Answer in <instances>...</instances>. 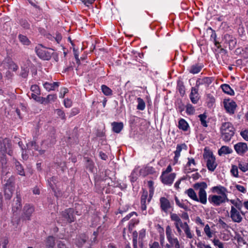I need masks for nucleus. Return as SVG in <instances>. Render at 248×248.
<instances>
[{"mask_svg":"<svg viewBox=\"0 0 248 248\" xmlns=\"http://www.w3.org/2000/svg\"><path fill=\"white\" fill-rule=\"evenodd\" d=\"M171 219L175 221V222L178 221L181 225H182V222L181 219L176 214L171 215Z\"/></svg>","mask_w":248,"mask_h":248,"instance_id":"13d9d810","label":"nucleus"},{"mask_svg":"<svg viewBox=\"0 0 248 248\" xmlns=\"http://www.w3.org/2000/svg\"><path fill=\"white\" fill-rule=\"evenodd\" d=\"M203 157L206 160V166L208 169L213 171L217 166V164L216 163L215 157L213 155L212 152H208L204 154Z\"/></svg>","mask_w":248,"mask_h":248,"instance_id":"7ed1b4c3","label":"nucleus"},{"mask_svg":"<svg viewBox=\"0 0 248 248\" xmlns=\"http://www.w3.org/2000/svg\"><path fill=\"white\" fill-rule=\"evenodd\" d=\"M86 167L91 171H93L94 168V164L93 161L90 160L89 159H87Z\"/></svg>","mask_w":248,"mask_h":248,"instance_id":"79ce46f5","label":"nucleus"},{"mask_svg":"<svg viewBox=\"0 0 248 248\" xmlns=\"http://www.w3.org/2000/svg\"><path fill=\"white\" fill-rule=\"evenodd\" d=\"M188 125L187 122L183 119H181L178 123V127L184 131L187 129Z\"/></svg>","mask_w":248,"mask_h":248,"instance_id":"a878e982","label":"nucleus"},{"mask_svg":"<svg viewBox=\"0 0 248 248\" xmlns=\"http://www.w3.org/2000/svg\"><path fill=\"white\" fill-rule=\"evenodd\" d=\"M209 29L211 30L212 31V33L211 35V37L214 39V40L215 42V46L218 48L219 47V46H218V45H219V43L216 41V38L217 35H216V33L215 31L213 30L211 28H209Z\"/></svg>","mask_w":248,"mask_h":248,"instance_id":"3c124183","label":"nucleus"},{"mask_svg":"<svg viewBox=\"0 0 248 248\" xmlns=\"http://www.w3.org/2000/svg\"><path fill=\"white\" fill-rule=\"evenodd\" d=\"M14 202L15 203L14 204L13 208L14 209H16V210L20 209L21 208V199L20 197L18 196H17L16 200H15Z\"/></svg>","mask_w":248,"mask_h":248,"instance_id":"cd10ccee","label":"nucleus"},{"mask_svg":"<svg viewBox=\"0 0 248 248\" xmlns=\"http://www.w3.org/2000/svg\"><path fill=\"white\" fill-rule=\"evenodd\" d=\"M150 248H160L159 243L157 242H154L149 244Z\"/></svg>","mask_w":248,"mask_h":248,"instance_id":"338daca9","label":"nucleus"},{"mask_svg":"<svg viewBox=\"0 0 248 248\" xmlns=\"http://www.w3.org/2000/svg\"><path fill=\"white\" fill-rule=\"evenodd\" d=\"M14 183L13 178H9L4 184V196L6 199H10L13 195L14 191Z\"/></svg>","mask_w":248,"mask_h":248,"instance_id":"39448f33","label":"nucleus"},{"mask_svg":"<svg viewBox=\"0 0 248 248\" xmlns=\"http://www.w3.org/2000/svg\"><path fill=\"white\" fill-rule=\"evenodd\" d=\"M187 238H192L193 237V234H192L190 228L186 222L184 223L183 228H182Z\"/></svg>","mask_w":248,"mask_h":248,"instance_id":"b1692460","label":"nucleus"},{"mask_svg":"<svg viewBox=\"0 0 248 248\" xmlns=\"http://www.w3.org/2000/svg\"><path fill=\"white\" fill-rule=\"evenodd\" d=\"M11 145L8 140L4 141L3 144H1L0 151L2 154H8V155H12V151L10 150Z\"/></svg>","mask_w":248,"mask_h":248,"instance_id":"2eb2a0df","label":"nucleus"},{"mask_svg":"<svg viewBox=\"0 0 248 248\" xmlns=\"http://www.w3.org/2000/svg\"><path fill=\"white\" fill-rule=\"evenodd\" d=\"M138 232L134 231L133 232V248H138Z\"/></svg>","mask_w":248,"mask_h":248,"instance_id":"473e14b6","label":"nucleus"},{"mask_svg":"<svg viewBox=\"0 0 248 248\" xmlns=\"http://www.w3.org/2000/svg\"><path fill=\"white\" fill-rule=\"evenodd\" d=\"M55 245V238L52 236H48L46 240V246L47 248H53Z\"/></svg>","mask_w":248,"mask_h":248,"instance_id":"412c9836","label":"nucleus"},{"mask_svg":"<svg viewBox=\"0 0 248 248\" xmlns=\"http://www.w3.org/2000/svg\"><path fill=\"white\" fill-rule=\"evenodd\" d=\"M68 90L67 88H62L61 90L59 97L60 98H63L64 97L65 94L66 93H68Z\"/></svg>","mask_w":248,"mask_h":248,"instance_id":"4d7b16f0","label":"nucleus"},{"mask_svg":"<svg viewBox=\"0 0 248 248\" xmlns=\"http://www.w3.org/2000/svg\"><path fill=\"white\" fill-rule=\"evenodd\" d=\"M208 201L210 203L215 205L219 206L222 203L221 196L216 195H211L208 197Z\"/></svg>","mask_w":248,"mask_h":248,"instance_id":"f8f14e48","label":"nucleus"},{"mask_svg":"<svg viewBox=\"0 0 248 248\" xmlns=\"http://www.w3.org/2000/svg\"><path fill=\"white\" fill-rule=\"evenodd\" d=\"M139 221L138 219H132L128 225L129 231H131L135 225L138 224Z\"/></svg>","mask_w":248,"mask_h":248,"instance_id":"58836bf2","label":"nucleus"},{"mask_svg":"<svg viewBox=\"0 0 248 248\" xmlns=\"http://www.w3.org/2000/svg\"><path fill=\"white\" fill-rule=\"evenodd\" d=\"M218 223H219V224L223 229H226L227 228H228L229 227V226L225 222H224L222 220H221V219H220L218 220Z\"/></svg>","mask_w":248,"mask_h":248,"instance_id":"e2e57ef3","label":"nucleus"},{"mask_svg":"<svg viewBox=\"0 0 248 248\" xmlns=\"http://www.w3.org/2000/svg\"><path fill=\"white\" fill-rule=\"evenodd\" d=\"M186 193L187 194V195L193 200L196 201V200H198V197L194 191V190L192 188H189L186 191Z\"/></svg>","mask_w":248,"mask_h":248,"instance_id":"393cba45","label":"nucleus"},{"mask_svg":"<svg viewBox=\"0 0 248 248\" xmlns=\"http://www.w3.org/2000/svg\"><path fill=\"white\" fill-rule=\"evenodd\" d=\"M224 106L226 111L230 114H233L234 110L236 108V104L235 102L232 100H224Z\"/></svg>","mask_w":248,"mask_h":248,"instance_id":"0eeeda50","label":"nucleus"},{"mask_svg":"<svg viewBox=\"0 0 248 248\" xmlns=\"http://www.w3.org/2000/svg\"><path fill=\"white\" fill-rule=\"evenodd\" d=\"M8 242L9 241L7 238H2L0 241V248H7Z\"/></svg>","mask_w":248,"mask_h":248,"instance_id":"4c0bfd02","label":"nucleus"},{"mask_svg":"<svg viewBox=\"0 0 248 248\" xmlns=\"http://www.w3.org/2000/svg\"><path fill=\"white\" fill-rule=\"evenodd\" d=\"M64 105L66 108H70L72 105V102L69 99H65L64 100Z\"/></svg>","mask_w":248,"mask_h":248,"instance_id":"6e6d98bb","label":"nucleus"},{"mask_svg":"<svg viewBox=\"0 0 248 248\" xmlns=\"http://www.w3.org/2000/svg\"><path fill=\"white\" fill-rule=\"evenodd\" d=\"M232 152V150L228 146H223L218 151L219 155L221 156L222 155L229 154Z\"/></svg>","mask_w":248,"mask_h":248,"instance_id":"aec40b11","label":"nucleus"},{"mask_svg":"<svg viewBox=\"0 0 248 248\" xmlns=\"http://www.w3.org/2000/svg\"><path fill=\"white\" fill-rule=\"evenodd\" d=\"M204 231L209 238L212 237V233L211 232L210 228L208 224H206L204 227Z\"/></svg>","mask_w":248,"mask_h":248,"instance_id":"ea45409f","label":"nucleus"},{"mask_svg":"<svg viewBox=\"0 0 248 248\" xmlns=\"http://www.w3.org/2000/svg\"><path fill=\"white\" fill-rule=\"evenodd\" d=\"M230 217L232 221L236 223L241 222L243 219L240 212L232 206L230 211Z\"/></svg>","mask_w":248,"mask_h":248,"instance_id":"423d86ee","label":"nucleus"},{"mask_svg":"<svg viewBox=\"0 0 248 248\" xmlns=\"http://www.w3.org/2000/svg\"><path fill=\"white\" fill-rule=\"evenodd\" d=\"M234 148L236 153L240 155H243L248 150L247 144L244 142L237 143L234 146Z\"/></svg>","mask_w":248,"mask_h":248,"instance_id":"9d476101","label":"nucleus"},{"mask_svg":"<svg viewBox=\"0 0 248 248\" xmlns=\"http://www.w3.org/2000/svg\"><path fill=\"white\" fill-rule=\"evenodd\" d=\"M160 177L164 184L168 185L170 183V165H168L167 170L162 172Z\"/></svg>","mask_w":248,"mask_h":248,"instance_id":"1a4fd4ad","label":"nucleus"},{"mask_svg":"<svg viewBox=\"0 0 248 248\" xmlns=\"http://www.w3.org/2000/svg\"><path fill=\"white\" fill-rule=\"evenodd\" d=\"M31 91L32 93L40 94V90L39 87L36 85H33L31 87Z\"/></svg>","mask_w":248,"mask_h":248,"instance_id":"37998d69","label":"nucleus"},{"mask_svg":"<svg viewBox=\"0 0 248 248\" xmlns=\"http://www.w3.org/2000/svg\"><path fill=\"white\" fill-rule=\"evenodd\" d=\"M204 84L209 85L212 82V78L209 77H205L202 78Z\"/></svg>","mask_w":248,"mask_h":248,"instance_id":"052dcab7","label":"nucleus"},{"mask_svg":"<svg viewBox=\"0 0 248 248\" xmlns=\"http://www.w3.org/2000/svg\"><path fill=\"white\" fill-rule=\"evenodd\" d=\"M190 98L191 102L194 104H196L198 102L199 99L198 94L192 95V94H190Z\"/></svg>","mask_w":248,"mask_h":248,"instance_id":"603ef678","label":"nucleus"},{"mask_svg":"<svg viewBox=\"0 0 248 248\" xmlns=\"http://www.w3.org/2000/svg\"><path fill=\"white\" fill-rule=\"evenodd\" d=\"M55 112L62 119H65V113L62 110L60 109H57L55 110Z\"/></svg>","mask_w":248,"mask_h":248,"instance_id":"a19ab883","label":"nucleus"},{"mask_svg":"<svg viewBox=\"0 0 248 248\" xmlns=\"http://www.w3.org/2000/svg\"><path fill=\"white\" fill-rule=\"evenodd\" d=\"M37 102L42 104H44V105L47 104V101H46V97L45 98V97L39 96V98Z\"/></svg>","mask_w":248,"mask_h":248,"instance_id":"0e129e2a","label":"nucleus"},{"mask_svg":"<svg viewBox=\"0 0 248 248\" xmlns=\"http://www.w3.org/2000/svg\"><path fill=\"white\" fill-rule=\"evenodd\" d=\"M148 197L147 191H143L141 197V203H146V200Z\"/></svg>","mask_w":248,"mask_h":248,"instance_id":"de8ad7c7","label":"nucleus"},{"mask_svg":"<svg viewBox=\"0 0 248 248\" xmlns=\"http://www.w3.org/2000/svg\"><path fill=\"white\" fill-rule=\"evenodd\" d=\"M213 243L214 245L217 247L218 248H224L223 244L218 239H214L213 240Z\"/></svg>","mask_w":248,"mask_h":248,"instance_id":"a18cd8bd","label":"nucleus"},{"mask_svg":"<svg viewBox=\"0 0 248 248\" xmlns=\"http://www.w3.org/2000/svg\"><path fill=\"white\" fill-rule=\"evenodd\" d=\"M240 135L244 140L248 141V130H245L244 131H241Z\"/></svg>","mask_w":248,"mask_h":248,"instance_id":"5fc2aeb1","label":"nucleus"},{"mask_svg":"<svg viewBox=\"0 0 248 248\" xmlns=\"http://www.w3.org/2000/svg\"><path fill=\"white\" fill-rule=\"evenodd\" d=\"M235 187L238 191L242 193H244L246 192V188L243 186L237 185L235 186Z\"/></svg>","mask_w":248,"mask_h":248,"instance_id":"680f3d73","label":"nucleus"},{"mask_svg":"<svg viewBox=\"0 0 248 248\" xmlns=\"http://www.w3.org/2000/svg\"><path fill=\"white\" fill-rule=\"evenodd\" d=\"M27 147L31 149H34L37 150L38 149L36 143L35 141H31L27 144Z\"/></svg>","mask_w":248,"mask_h":248,"instance_id":"49530a36","label":"nucleus"},{"mask_svg":"<svg viewBox=\"0 0 248 248\" xmlns=\"http://www.w3.org/2000/svg\"><path fill=\"white\" fill-rule=\"evenodd\" d=\"M186 147L185 144H178L177 146L176 150L174 151V156L173 160V165H175L178 161V158L180 156V153L184 147Z\"/></svg>","mask_w":248,"mask_h":248,"instance_id":"4468645a","label":"nucleus"},{"mask_svg":"<svg viewBox=\"0 0 248 248\" xmlns=\"http://www.w3.org/2000/svg\"><path fill=\"white\" fill-rule=\"evenodd\" d=\"M62 217L66 222L71 223L74 221V210L73 209L68 208L65 210L62 213Z\"/></svg>","mask_w":248,"mask_h":248,"instance_id":"6e6552de","label":"nucleus"},{"mask_svg":"<svg viewBox=\"0 0 248 248\" xmlns=\"http://www.w3.org/2000/svg\"><path fill=\"white\" fill-rule=\"evenodd\" d=\"M111 125L113 131L116 133H119L124 127L123 124L122 122H113L112 123Z\"/></svg>","mask_w":248,"mask_h":248,"instance_id":"6ab92c4d","label":"nucleus"},{"mask_svg":"<svg viewBox=\"0 0 248 248\" xmlns=\"http://www.w3.org/2000/svg\"><path fill=\"white\" fill-rule=\"evenodd\" d=\"M231 172L232 174L235 177H238V168L236 166L233 165L232 167Z\"/></svg>","mask_w":248,"mask_h":248,"instance_id":"c03bdc74","label":"nucleus"},{"mask_svg":"<svg viewBox=\"0 0 248 248\" xmlns=\"http://www.w3.org/2000/svg\"><path fill=\"white\" fill-rule=\"evenodd\" d=\"M16 168L18 174L21 176H25L23 168L18 162H16Z\"/></svg>","mask_w":248,"mask_h":248,"instance_id":"c756f323","label":"nucleus"},{"mask_svg":"<svg viewBox=\"0 0 248 248\" xmlns=\"http://www.w3.org/2000/svg\"><path fill=\"white\" fill-rule=\"evenodd\" d=\"M101 89L103 93L106 95H109L112 94V90L106 85H102Z\"/></svg>","mask_w":248,"mask_h":248,"instance_id":"7c9ffc66","label":"nucleus"},{"mask_svg":"<svg viewBox=\"0 0 248 248\" xmlns=\"http://www.w3.org/2000/svg\"><path fill=\"white\" fill-rule=\"evenodd\" d=\"M44 87L47 91H53L59 86V83L54 82L53 83L46 82L43 85Z\"/></svg>","mask_w":248,"mask_h":248,"instance_id":"a211bd4d","label":"nucleus"},{"mask_svg":"<svg viewBox=\"0 0 248 248\" xmlns=\"http://www.w3.org/2000/svg\"><path fill=\"white\" fill-rule=\"evenodd\" d=\"M193 187L196 190H199V198L196 201L205 204L207 203V194L205 189L207 187V184L204 182L196 183L193 185Z\"/></svg>","mask_w":248,"mask_h":248,"instance_id":"f257e3e1","label":"nucleus"},{"mask_svg":"<svg viewBox=\"0 0 248 248\" xmlns=\"http://www.w3.org/2000/svg\"><path fill=\"white\" fill-rule=\"evenodd\" d=\"M137 101L138 104L137 105V109L140 110H143L145 109V104L144 101L141 98H138Z\"/></svg>","mask_w":248,"mask_h":248,"instance_id":"c85d7f7f","label":"nucleus"},{"mask_svg":"<svg viewBox=\"0 0 248 248\" xmlns=\"http://www.w3.org/2000/svg\"><path fill=\"white\" fill-rule=\"evenodd\" d=\"M148 185L150 188V194H153V192H154V187H153L154 183H153V182L152 181H148Z\"/></svg>","mask_w":248,"mask_h":248,"instance_id":"69168bd1","label":"nucleus"},{"mask_svg":"<svg viewBox=\"0 0 248 248\" xmlns=\"http://www.w3.org/2000/svg\"><path fill=\"white\" fill-rule=\"evenodd\" d=\"M177 89L182 95H184L185 93V89L183 82L181 80L177 81Z\"/></svg>","mask_w":248,"mask_h":248,"instance_id":"bb28decb","label":"nucleus"},{"mask_svg":"<svg viewBox=\"0 0 248 248\" xmlns=\"http://www.w3.org/2000/svg\"><path fill=\"white\" fill-rule=\"evenodd\" d=\"M225 42H227L229 45V48L231 50L233 49L236 45V40L232 35L226 34L224 36Z\"/></svg>","mask_w":248,"mask_h":248,"instance_id":"ddd939ff","label":"nucleus"},{"mask_svg":"<svg viewBox=\"0 0 248 248\" xmlns=\"http://www.w3.org/2000/svg\"><path fill=\"white\" fill-rule=\"evenodd\" d=\"M239 169L243 172H246L248 170V163H240L238 165Z\"/></svg>","mask_w":248,"mask_h":248,"instance_id":"c9c22d12","label":"nucleus"},{"mask_svg":"<svg viewBox=\"0 0 248 248\" xmlns=\"http://www.w3.org/2000/svg\"><path fill=\"white\" fill-rule=\"evenodd\" d=\"M203 68V65L202 64H195L190 67L189 69V73L196 74L199 73Z\"/></svg>","mask_w":248,"mask_h":248,"instance_id":"f3484780","label":"nucleus"},{"mask_svg":"<svg viewBox=\"0 0 248 248\" xmlns=\"http://www.w3.org/2000/svg\"><path fill=\"white\" fill-rule=\"evenodd\" d=\"M146 235V230L144 229H142L139 232V238L142 239H143Z\"/></svg>","mask_w":248,"mask_h":248,"instance_id":"bf43d9fd","label":"nucleus"},{"mask_svg":"<svg viewBox=\"0 0 248 248\" xmlns=\"http://www.w3.org/2000/svg\"><path fill=\"white\" fill-rule=\"evenodd\" d=\"M33 212L34 208L32 206L30 205H26L24 206L23 208L22 217L25 219L30 220Z\"/></svg>","mask_w":248,"mask_h":248,"instance_id":"9b49d317","label":"nucleus"},{"mask_svg":"<svg viewBox=\"0 0 248 248\" xmlns=\"http://www.w3.org/2000/svg\"><path fill=\"white\" fill-rule=\"evenodd\" d=\"M133 215H135L136 216H138L136 212H132L130 213V214H129L128 215H127L126 216H125L124 218H123V219L122 220V222L126 221L129 220Z\"/></svg>","mask_w":248,"mask_h":248,"instance_id":"864d4df0","label":"nucleus"},{"mask_svg":"<svg viewBox=\"0 0 248 248\" xmlns=\"http://www.w3.org/2000/svg\"><path fill=\"white\" fill-rule=\"evenodd\" d=\"M195 111L194 108L191 105L188 104L186 106V112L189 114H192Z\"/></svg>","mask_w":248,"mask_h":248,"instance_id":"8fccbe9b","label":"nucleus"},{"mask_svg":"<svg viewBox=\"0 0 248 248\" xmlns=\"http://www.w3.org/2000/svg\"><path fill=\"white\" fill-rule=\"evenodd\" d=\"M221 137L223 140L229 141L234 134V128L230 123H224L220 128Z\"/></svg>","mask_w":248,"mask_h":248,"instance_id":"f03ea898","label":"nucleus"},{"mask_svg":"<svg viewBox=\"0 0 248 248\" xmlns=\"http://www.w3.org/2000/svg\"><path fill=\"white\" fill-rule=\"evenodd\" d=\"M7 67L9 69L16 71L18 69V66L12 61H10L7 63Z\"/></svg>","mask_w":248,"mask_h":248,"instance_id":"f704fd0d","label":"nucleus"},{"mask_svg":"<svg viewBox=\"0 0 248 248\" xmlns=\"http://www.w3.org/2000/svg\"><path fill=\"white\" fill-rule=\"evenodd\" d=\"M199 117L200 118V120L201 122V124L204 127L207 126V124L206 121V119L207 118V116L205 114H202L199 115Z\"/></svg>","mask_w":248,"mask_h":248,"instance_id":"72a5a7b5","label":"nucleus"},{"mask_svg":"<svg viewBox=\"0 0 248 248\" xmlns=\"http://www.w3.org/2000/svg\"><path fill=\"white\" fill-rule=\"evenodd\" d=\"M161 208L165 212H167L170 207L169 201L165 197H161L160 199Z\"/></svg>","mask_w":248,"mask_h":248,"instance_id":"dca6fc26","label":"nucleus"},{"mask_svg":"<svg viewBox=\"0 0 248 248\" xmlns=\"http://www.w3.org/2000/svg\"><path fill=\"white\" fill-rule=\"evenodd\" d=\"M58 248H68L65 244L62 241H59L57 245Z\"/></svg>","mask_w":248,"mask_h":248,"instance_id":"774afa93","label":"nucleus"},{"mask_svg":"<svg viewBox=\"0 0 248 248\" xmlns=\"http://www.w3.org/2000/svg\"><path fill=\"white\" fill-rule=\"evenodd\" d=\"M57 99V95L52 94H49L46 97L47 104L53 102Z\"/></svg>","mask_w":248,"mask_h":248,"instance_id":"e433bc0d","label":"nucleus"},{"mask_svg":"<svg viewBox=\"0 0 248 248\" xmlns=\"http://www.w3.org/2000/svg\"><path fill=\"white\" fill-rule=\"evenodd\" d=\"M37 55L42 59L48 60L51 57V53L47 48L39 45L35 47Z\"/></svg>","mask_w":248,"mask_h":248,"instance_id":"20e7f679","label":"nucleus"},{"mask_svg":"<svg viewBox=\"0 0 248 248\" xmlns=\"http://www.w3.org/2000/svg\"><path fill=\"white\" fill-rule=\"evenodd\" d=\"M171 245L174 247V248H182L180 247L179 242L177 239H171Z\"/></svg>","mask_w":248,"mask_h":248,"instance_id":"09e8293b","label":"nucleus"},{"mask_svg":"<svg viewBox=\"0 0 248 248\" xmlns=\"http://www.w3.org/2000/svg\"><path fill=\"white\" fill-rule=\"evenodd\" d=\"M212 191L213 192H217L218 194H224L227 191V189L221 186H215L212 187Z\"/></svg>","mask_w":248,"mask_h":248,"instance_id":"4be33fe9","label":"nucleus"},{"mask_svg":"<svg viewBox=\"0 0 248 248\" xmlns=\"http://www.w3.org/2000/svg\"><path fill=\"white\" fill-rule=\"evenodd\" d=\"M20 41L25 45H28L30 44V41L28 38L23 35L20 34L18 36Z\"/></svg>","mask_w":248,"mask_h":248,"instance_id":"2f4dec72","label":"nucleus"},{"mask_svg":"<svg viewBox=\"0 0 248 248\" xmlns=\"http://www.w3.org/2000/svg\"><path fill=\"white\" fill-rule=\"evenodd\" d=\"M221 88L223 91L229 95H234V92L233 90L230 87V86L227 84H224L221 85Z\"/></svg>","mask_w":248,"mask_h":248,"instance_id":"5701e85b","label":"nucleus"}]
</instances>
